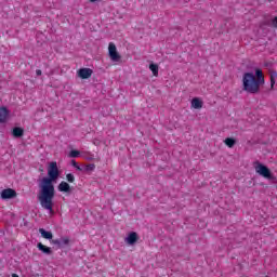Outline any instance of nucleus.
<instances>
[{"label":"nucleus","instance_id":"nucleus-1","mask_svg":"<svg viewBox=\"0 0 277 277\" xmlns=\"http://www.w3.org/2000/svg\"><path fill=\"white\" fill-rule=\"evenodd\" d=\"M60 179V169L57 162L52 161L48 168V176L43 177L39 183L38 200L45 211L53 213V198H55V180Z\"/></svg>","mask_w":277,"mask_h":277},{"label":"nucleus","instance_id":"nucleus-2","mask_svg":"<svg viewBox=\"0 0 277 277\" xmlns=\"http://www.w3.org/2000/svg\"><path fill=\"white\" fill-rule=\"evenodd\" d=\"M242 90L248 94H259L261 84L256 81V76L252 72H245L242 76Z\"/></svg>","mask_w":277,"mask_h":277},{"label":"nucleus","instance_id":"nucleus-3","mask_svg":"<svg viewBox=\"0 0 277 277\" xmlns=\"http://www.w3.org/2000/svg\"><path fill=\"white\" fill-rule=\"evenodd\" d=\"M255 172L260 176H263V179H267L268 181H274V174H272V170L269 168L259 161H255Z\"/></svg>","mask_w":277,"mask_h":277},{"label":"nucleus","instance_id":"nucleus-4","mask_svg":"<svg viewBox=\"0 0 277 277\" xmlns=\"http://www.w3.org/2000/svg\"><path fill=\"white\" fill-rule=\"evenodd\" d=\"M51 243L58 249L66 248L67 246H70V238L62 237L60 239L51 240Z\"/></svg>","mask_w":277,"mask_h":277},{"label":"nucleus","instance_id":"nucleus-5","mask_svg":"<svg viewBox=\"0 0 277 277\" xmlns=\"http://www.w3.org/2000/svg\"><path fill=\"white\" fill-rule=\"evenodd\" d=\"M108 54L113 62H120V54H118V51L116 50V44L111 42L108 45Z\"/></svg>","mask_w":277,"mask_h":277},{"label":"nucleus","instance_id":"nucleus-6","mask_svg":"<svg viewBox=\"0 0 277 277\" xmlns=\"http://www.w3.org/2000/svg\"><path fill=\"white\" fill-rule=\"evenodd\" d=\"M0 196L2 200H12L16 198L17 194H16V190L12 188H5L1 192Z\"/></svg>","mask_w":277,"mask_h":277},{"label":"nucleus","instance_id":"nucleus-7","mask_svg":"<svg viewBox=\"0 0 277 277\" xmlns=\"http://www.w3.org/2000/svg\"><path fill=\"white\" fill-rule=\"evenodd\" d=\"M138 239H140V236H137V233L131 232L126 238V242L128 243V246H135Z\"/></svg>","mask_w":277,"mask_h":277},{"label":"nucleus","instance_id":"nucleus-8","mask_svg":"<svg viewBox=\"0 0 277 277\" xmlns=\"http://www.w3.org/2000/svg\"><path fill=\"white\" fill-rule=\"evenodd\" d=\"M92 72L94 71L90 68H80L78 70V77H80V79H90L92 77Z\"/></svg>","mask_w":277,"mask_h":277},{"label":"nucleus","instance_id":"nucleus-9","mask_svg":"<svg viewBox=\"0 0 277 277\" xmlns=\"http://www.w3.org/2000/svg\"><path fill=\"white\" fill-rule=\"evenodd\" d=\"M58 192H63L64 194H70L72 192V187L67 182H61L57 186Z\"/></svg>","mask_w":277,"mask_h":277},{"label":"nucleus","instance_id":"nucleus-10","mask_svg":"<svg viewBox=\"0 0 277 277\" xmlns=\"http://www.w3.org/2000/svg\"><path fill=\"white\" fill-rule=\"evenodd\" d=\"M37 248L43 254H48V255L53 254V250L51 249V247H47V246L42 245V242H38Z\"/></svg>","mask_w":277,"mask_h":277},{"label":"nucleus","instance_id":"nucleus-11","mask_svg":"<svg viewBox=\"0 0 277 277\" xmlns=\"http://www.w3.org/2000/svg\"><path fill=\"white\" fill-rule=\"evenodd\" d=\"M255 81L260 84L263 85L265 83V77L263 76V70L261 69H255Z\"/></svg>","mask_w":277,"mask_h":277},{"label":"nucleus","instance_id":"nucleus-12","mask_svg":"<svg viewBox=\"0 0 277 277\" xmlns=\"http://www.w3.org/2000/svg\"><path fill=\"white\" fill-rule=\"evenodd\" d=\"M39 233L43 239H48L49 241H53V233L44 229V228H39Z\"/></svg>","mask_w":277,"mask_h":277},{"label":"nucleus","instance_id":"nucleus-13","mask_svg":"<svg viewBox=\"0 0 277 277\" xmlns=\"http://www.w3.org/2000/svg\"><path fill=\"white\" fill-rule=\"evenodd\" d=\"M13 137H23L25 135V130L21 127H15L12 131Z\"/></svg>","mask_w":277,"mask_h":277},{"label":"nucleus","instance_id":"nucleus-14","mask_svg":"<svg viewBox=\"0 0 277 277\" xmlns=\"http://www.w3.org/2000/svg\"><path fill=\"white\" fill-rule=\"evenodd\" d=\"M9 114H10V111L8 110V108L1 107L0 108V122H5V120H8Z\"/></svg>","mask_w":277,"mask_h":277},{"label":"nucleus","instance_id":"nucleus-15","mask_svg":"<svg viewBox=\"0 0 277 277\" xmlns=\"http://www.w3.org/2000/svg\"><path fill=\"white\" fill-rule=\"evenodd\" d=\"M192 107H194V109H202V101L198 97H194L192 100Z\"/></svg>","mask_w":277,"mask_h":277},{"label":"nucleus","instance_id":"nucleus-16","mask_svg":"<svg viewBox=\"0 0 277 277\" xmlns=\"http://www.w3.org/2000/svg\"><path fill=\"white\" fill-rule=\"evenodd\" d=\"M224 144H226L228 146V148H233L235 146V144H237V140H235L233 137H227V138H225Z\"/></svg>","mask_w":277,"mask_h":277},{"label":"nucleus","instance_id":"nucleus-17","mask_svg":"<svg viewBox=\"0 0 277 277\" xmlns=\"http://www.w3.org/2000/svg\"><path fill=\"white\" fill-rule=\"evenodd\" d=\"M149 69L151 70L154 77H157V75H159V65L151 63L149 65Z\"/></svg>","mask_w":277,"mask_h":277},{"label":"nucleus","instance_id":"nucleus-18","mask_svg":"<svg viewBox=\"0 0 277 277\" xmlns=\"http://www.w3.org/2000/svg\"><path fill=\"white\" fill-rule=\"evenodd\" d=\"M96 170V164L90 163L84 167V172H94Z\"/></svg>","mask_w":277,"mask_h":277},{"label":"nucleus","instance_id":"nucleus-19","mask_svg":"<svg viewBox=\"0 0 277 277\" xmlns=\"http://www.w3.org/2000/svg\"><path fill=\"white\" fill-rule=\"evenodd\" d=\"M66 180L68 183H75V175L72 173L66 174Z\"/></svg>","mask_w":277,"mask_h":277},{"label":"nucleus","instance_id":"nucleus-20","mask_svg":"<svg viewBox=\"0 0 277 277\" xmlns=\"http://www.w3.org/2000/svg\"><path fill=\"white\" fill-rule=\"evenodd\" d=\"M79 155H81V153L79 151V150H71L70 153H69V157H71V158H77V157H79Z\"/></svg>","mask_w":277,"mask_h":277},{"label":"nucleus","instance_id":"nucleus-21","mask_svg":"<svg viewBox=\"0 0 277 277\" xmlns=\"http://www.w3.org/2000/svg\"><path fill=\"white\" fill-rule=\"evenodd\" d=\"M276 85V78L274 76H271V88H274Z\"/></svg>","mask_w":277,"mask_h":277},{"label":"nucleus","instance_id":"nucleus-22","mask_svg":"<svg viewBox=\"0 0 277 277\" xmlns=\"http://www.w3.org/2000/svg\"><path fill=\"white\" fill-rule=\"evenodd\" d=\"M71 166H72L74 168H77V167L79 166V163H77V161H75V160H71Z\"/></svg>","mask_w":277,"mask_h":277},{"label":"nucleus","instance_id":"nucleus-23","mask_svg":"<svg viewBox=\"0 0 277 277\" xmlns=\"http://www.w3.org/2000/svg\"><path fill=\"white\" fill-rule=\"evenodd\" d=\"M36 75H37V77H40V76L42 75V70L37 69V70H36Z\"/></svg>","mask_w":277,"mask_h":277},{"label":"nucleus","instance_id":"nucleus-24","mask_svg":"<svg viewBox=\"0 0 277 277\" xmlns=\"http://www.w3.org/2000/svg\"><path fill=\"white\" fill-rule=\"evenodd\" d=\"M76 170H78L79 172H83V168H81L79 164L76 167Z\"/></svg>","mask_w":277,"mask_h":277},{"label":"nucleus","instance_id":"nucleus-25","mask_svg":"<svg viewBox=\"0 0 277 277\" xmlns=\"http://www.w3.org/2000/svg\"><path fill=\"white\" fill-rule=\"evenodd\" d=\"M93 144H95V146H98L100 141L95 138V140L93 141Z\"/></svg>","mask_w":277,"mask_h":277},{"label":"nucleus","instance_id":"nucleus-26","mask_svg":"<svg viewBox=\"0 0 277 277\" xmlns=\"http://www.w3.org/2000/svg\"><path fill=\"white\" fill-rule=\"evenodd\" d=\"M91 1V3H95V1H97V0H90Z\"/></svg>","mask_w":277,"mask_h":277},{"label":"nucleus","instance_id":"nucleus-27","mask_svg":"<svg viewBox=\"0 0 277 277\" xmlns=\"http://www.w3.org/2000/svg\"><path fill=\"white\" fill-rule=\"evenodd\" d=\"M89 161H92V158H88Z\"/></svg>","mask_w":277,"mask_h":277}]
</instances>
